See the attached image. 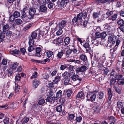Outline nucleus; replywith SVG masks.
Wrapping results in <instances>:
<instances>
[{"instance_id":"72a5a7b5","label":"nucleus","mask_w":124,"mask_h":124,"mask_svg":"<svg viewBox=\"0 0 124 124\" xmlns=\"http://www.w3.org/2000/svg\"><path fill=\"white\" fill-rule=\"evenodd\" d=\"M9 28V25L8 24H6L3 27V33H5L6 31L7 30H8Z\"/></svg>"},{"instance_id":"dca6fc26","label":"nucleus","mask_w":124,"mask_h":124,"mask_svg":"<svg viewBox=\"0 0 124 124\" xmlns=\"http://www.w3.org/2000/svg\"><path fill=\"white\" fill-rule=\"evenodd\" d=\"M71 75L70 78L74 81L78 80L79 81H81L82 80V78H79V76L78 75H72L71 74Z\"/></svg>"},{"instance_id":"f03ea898","label":"nucleus","mask_w":124,"mask_h":124,"mask_svg":"<svg viewBox=\"0 0 124 124\" xmlns=\"http://www.w3.org/2000/svg\"><path fill=\"white\" fill-rule=\"evenodd\" d=\"M19 65V63L16 62H13L10 64L8 72L9 77L11 76L13 72L15 73L17 72L16 69Z\"/></svg>"},{"instance_id":"4468645a","label":"nucleus","mask_w":124,"mask_h":124,"mask_svg":"<svg viewBox=\"0 0 124 124\" xmlns=\"http://www.w3.org/2000/svg\"><path fill=\"white\" fill-rule=\"evenodd\" d=\"M47 10V7L45 5H41L39 7V11L43 13H46Z\"/></svg>"},{"instance_id":"864d4df0","label":"nucleus","mask_w":124,"mask_h":124,"mask_svg":"<svg viewBox=\"0 0 124 124\" xmlns=\"http://www.w3.org/2000/svg\"><path fill=\"white\" fill-rule=\"evenodd\" d=\"M109 70L108 68H106L102 71L104 75H106L109 72Z\"/></svg>"},{"instance_id":"5fc2aeb1","label":"nucleus","mask_w":124,"mask_h":124,"mask_svg":"<svg viewBox=\"0 0 124 124\" xmlns=\"http://www.w3.org/2000/svg\"><path fill=\"white\" fill-rule=\"evenodd\" d=\"M117 106L119 108H121L123 106V103L120 101H118L117 102Z\"/></svg>"},{"instance_id":"bb28decb","label":"nucleus","mask_w":124,"mask_h":124,"mask_svg":"<svg viewBox=\"0 0 124 124\" xmlns=\"http://www.w3.org/2000/svg\"><path fill=\"white\" fill-rule=\"evenodd\" d=\"M116 80H118L123 78V75L119 73H116L114 76Z\"/></svg>"},{"instance_id":"49530a36","label":"nucleus","mask_w":124,"mask_h":124,"mask_svg":"<svg viewBox=\"0 0 124 124\" xmlns=\"http://www.w3.org/2000/svg\"><path fill=\"white\" fill-rule=\"evenodd\" d=\"M12 32L9 30H7L6 34V37L7 38H10L11 36Z\"/></svg>"},{"instance_id":"5701e85b","label":"nucleus","mask_w":124,"mask_h":124,"mask_svg":"<svg viewBox=\"0 0 124 124\" xmlns=\"http://www.w3.org/2000/svg\"><path fill=\"white\" fill-rule=\"evenodd\" d=\"M40 83V82L38 81L37 80H34L33 81V87L36 88Z\"/></svg>"},{"instance_id":"69168bd1","label":"nucleus","mask_w":124,"mask_h":124,"mask_svg":"<svg viewBox=\"0 0 124 124\" xmlns=\"http://www.w3.org/2000/svg\"><path fill=\"white\" fill-rule=\"evenodd\" d=\"M48 85L50 88H52L54 87V85L53 82L50 81L49 82Z\"/></svg>"},{"instance_id":"338daca9","label":"nucleus","mask_w":124,"mask_h":124,"mask_svg":"<svg viewBox=\"0 0 124 124\" xmlns=\"http://www.w3.org/2000/svg\"><path fill=\"white\" fill-rule=\"evenodd\" d=\"M33 46V45L29 46L28 48V50L29 52H31L34 49Z\"/></svg>"},{"instance_id":"b1692460","label":"nucleus","mask_w":124,"mask_h":124,"mask_svg":"<svg viewBox=\"0 0 124 124\" xmlns=\"http://www.w3.org/2000/svg\"><path fill=\"white\" fill-rule=\"evenodd\" d=\"M104 94L102 91H100L98 93L97 96L100 100H102L103 99Z\"/></svg>"},{"instance_id":"ddd939ff","label":"nucleus","mask_w":124,"mask_h":124,"mask_svg":"<svg viewBox=\"0 0 124 124\" xmlns=\"http://www.w3.org/2000/svg\"><path fill=\"white\" fill-rule=\"evenodd\" d=\"M45 3L47 4V6L49 9H51L53 8L54 5H55L54 3L52 2L50 0H45Z\"/></svg>"},{"instance_id":"2f4dec72","label":"nucleus","mask_w":124,"mask_h":124,"mask_svg":"<svg viewBox=\"0 0 124 124\" xmlns=\"http://www.w3.org/2000/svg\"><path fill=\"white\" fill-rule=\"evenodd\" d=\"M45 103V100L41 98H39L38 99V104L40 105H43Z\"/></svg>"},{"instance_id":"6ab92c4d","label":"nucleus","mask_w":124,"mask_h":124,"mask_svg":"<svg viewBox=\"0 0 124 124\" xmlns=\"http://www.w3.org/2000/svg\"><path fill=\"white\" fill-rule=\"evenodd\" d=\"M97 39L98 38L95 37H93L92 39L91 40L93 44L94 45H96V46L98 45L100 43V41H99Z\"/></svg>"},{"instance_id":"423d86ee","label":"nucleus","mask_w":124,"mask_h":124,"mask_svg":"<svg viewBox=\"0 0 124 124\" xmlns=\"http://www.w3.org/2000/svg\"><path fill=\"white\" fill-rule=\"evenodd\" d=\"M73 48L71 49H69L66 51L65 53L66 56L67 57H72L71 53L73 52V53H76L77 52V50L74 47V45L72 46Z\"/></svg>"},{"instance_id":"09e8293b","label":"nucleus","mask_w":124,"mask_h":124,"mask_svg":"<svg viewBox=\"0 0 124 124\" xmlns=\"http://www.w3.org/2000/svg\"><path fill=\"white\" fill-rule=\"evenodd\" d=\"M60 77L58 76H56L55 77L54 79L53 80V82L55 83V84H57L58 82L60 81Z\"/></svg>"},{"instance_id":"f257e3e1","label":"nucleus","mask_w":124,"mask_h":124,"mask_svg":"<svg viewBox=\"0 0 124 124\" xmlns=\"http://www.w3.org/2000/svg\"><path fill=\"white\" fill-rule=\"evenodd\" d=\"M87 16V12H82L77 15V16L74 17L72 20V22L75 26H79L83 21L82 18L85 19Z\"/></svg>"},{"instance_id":"9b49d317","label":"nucleus","mask_w":124,"mask_h":124,"mask_svg":"<svg viewBox=\"0 0 124 124\" xmlns=\"http://www.w3.org/2000/svg\"><path fill=\"white\" fill-rule=\"evenodd\" d=\"M111 89L110 88H109L108 89V97L107 100V102L109 104V106L110 105V101L111 100V99L113 96V94L111 93Z\"/></svg>"},{"instance_id":"1a4fd4ad","label":"nucleus","mask_w":124,"mask_h":124,"mask_svg":"<svg viewBox=\"0 0 124 124\" xmlns=\"http://www.w3.org/2000/svg\"><path fill=\"white\" fill-rule=\"evenodd\" d=\"M28 8L27 6H25L24 8L22 9L21 11V18L23 20L26 16L27 15L25 12L28 9Z\"/></svg>"},{"instance_id":"4d7b16f0","label":"nucleus","mask_w":124,"mask_h":124,"mask_svg":"<svg viewBox=\"0 0 124 124\" xmlns=\"http://www.w3.org/2000/svg\"><path fill=\"white\" fill-rule=\"evenodd\" d=\"M62 28L60 27V28H59V29L57 31L56 33V35L58 36L62 34Z\"/></svg>"},{"instance_id":"79ce46f5","label":"nucleus","mask_w":124,"mask_h":124,"mask_svg":"<svg viewBox=\"0 0 124 124\" xmlns=\"http://www.w3.org/2000/svg\"><path fill=\"white\" fill-rule=\"evenodd\" d=\"M46 56L48 58L52 56L53 55V52L47 50L46 52Z\"/></svg>"},{"instance_id":"393cba45","label":"nucleus","mask_w":124,"mask_h":124,"mask_svg":"<svg viewBox=\"0 0 124 124\" xmlns=\"http://www.w3.org/2000/svg\"><path fill=\"white\" fill-rule=\"evenodd\" d=\"M36 31H35L32 32L31 33V35H30L29 37V38H31L34 39H36L37 36V33L36 32Z\"/></svg>"},{"instance_id":"3c124183","label":"nucleus","mask_w":124,"mask_h":124,"mask_svg":"<svg viewBox=\"0 0 124 124\" xmlns=\"http://www.w3.org/2000/svg\"><path fill=\"white\" fill-rule=\"evenodd\" d=\"M82 117L80 116H76L75 120H76V122L78 123H80L81 122L82 120Z\"/></svg>"},{"instance_id":"c9c22d12","label":"nucleus","mask_w":124,"mask_h":124,"mask_svg":"<svg viewBox=\"0 0 124 124\" xmlns=\"http://www.w3.org/2000/svg\"><path fill=\"white\" fill-rule=\"evenodd\" d=\"M96 98V94L95 93H93V94L92 95L90 99V100L89 101H90L92 102H93L95 100Z\"/></svg>"},{"instance_id":"4c0bfd02","label":"nucleus","mask_w":124,"mask_h":124,"mask_svg":"<svg viewBox=\"0 0 124 124\" xmlns=\"http://www.w3.org/2000/svg\"><path fill=\"white\" fill-rule=\"evenodd\" d=\"M118 84L120 85H123L124 84V79L123 78L117 80Z\"/></svg>"},{"instance_id":"8fccbe9b","label":"nucleus","mask_w":124,"mask_h":124,"mask_svg":"<svg viewBox=\"0 0 124 124\" xmlns=\"http://www.w3.org/2000/svg\"><path fill=\"white\" fill-rule=\"evenodd\" d=\"M116 93L119 94H120L121 93V89L118 87H116L115 86L114 87Z\"/></svg>"},{"instance_id":"412c9836","label":"nucleus","mask_w":124,"mask_h":124,"mask_svg":"<svg viewBox=\"0 0 124 124\" xmlns=\"http://www.w3.org/2000/svg\"><path fill=\"white\" fill-rule=\"evenodd\" d=\"M55 110L57 112L60 113L62 110V107L60 105H57L54 108Z\"/></svg>"},{"instance_id":"bf43d9fd","label":"nucleus","mask_w":124,"mask_h":124,"mask_svg":"<svg viewBox=\"0 0 124 124\" xmlns=\"http://www.w3.org/2000/svg\"><path fill=\"white\" fill-rule=\"evenodd\" d=\"M29 118L28 117H25L24 119H23L22 124H26V123H27L29 120Z\"/></svg>"},{"instance_id":"f8f14e48","label":"nucleus","mask_w":124,"mask_h":124,"mask_svg":"<svg viewBox=\"0 0 124 124\" xmlns=\"http://www.w3.org/2000/svg\"><path fill=\"white\" fill-rule=\"evenodd\" d=\"M82 45L86 49V52H91V48L90 47V45L88 42L87 41V42H85Z\"/></svg>"},{"instance_id":"c85d7f7f","label":"nucleus","mask_w":124,"mask_h":124,"mask_svg":"<svg viewBox=\"0 0 124 124\" xmlns=\"http://www.w3.org/2000/svg\"><path fill=\"white\" fill-rule=\"evenodd\" d=\"M70 38L69 37H66L64 39L63 43L65 45L63 44L64 45H67L70 43Z\"/></svg>"},{"instance_id":"c03bdc74","label":"nucleus","mask_w":124,"mask_h":124,"mask_svg":"<svg viewBox=\"0 0 124 124\" xmlns=\"http://www.w3.org/2000/svg\"><path fill=\"white\" fill-rule=\"evenodd\" d=\"M108 119L114 123L115 122L116 120V119L114 117L112 116H108Z\"/></svg>"},{"instance_id":"a211bd4d","label":"nucleus","mask_w":124,"mask_h":124,"mask_svg":"<svg viewBox=\"0 0 124 124\" xmlns=\"http://www.w3.org/2000/svg\"><path fill=\"white\" fill-rule=\"evenodd\" d=\"M118 17V14L115 13L113 15L111 16H108L107 18H108L109 20L114 21L116 20Z\"/></svg>"},{"instance_id":"473e14b6","label":"nucleus","mask_w":124,"mask_h":124,"mask_svg":"<svg viewBox=\"0 0 124 124\" xmlns=\"http://www.w3.org/2000/svg\"><path fill=\"white\" fill-rule=\"evenodd\" d=\"M68 3L69 2L68 0H61L60 3V5L61 6L63 7L65 4H66Z\"/></svg>"},{"instance_id":"cd10ccee","label":"nucleus","mask_w":124,"mask_h":124,"mask_svg":"<svg viewBox=\"0 0 124 124\" xmlns=\"http://www.w3.org/2000/svg\"><path fill=\"white\" fill-rule=\"evenodd\" d=\"M61 66L60 67V70H64V69L67 68L68 66H69L68 64H61Z\"/></svg>"},{"instance_id":"a878e982","label":"nucleus","mask_w":124,"mask_h":124,"mask_svg":"<svg viewBox=\"0 0 124 124\" xmlns=\"http://www.w3.org/2000/svg\"><path fill=\"white\" fill-rule=\"evenodd\" d=\"M75 117V114L71 113L68 114V119L70 121H73L74 120V118Z\"/></svg>"},{"instance_id":"13d9d810","label":"nucleus","mask_w":124,"mask_h":124,"mask_svg":"<svg viewBox=\"0 0 124 124\" xmlns=\"http://www.w3.org/2000/svg\"><path fill=\"white\" fill-rule=\"evenodd\" d=\"M53 100V98L51 96L48 97L46 99V100L47 102H51Z\"/></svg>"},{"instance_id":"2eb2a0df","label":"nucleus","mask_w":124,"mask_h":124,"mask_svg":"<svg viewBox=\"0 0 124 124\" xmlns=\"http://www.w3.org/2000/svg\"><path fill=\"white\" fill-rule=\"evenodd\" d=\"M9 52L12 55L16 56L19 55L21 54L20 51L18 49H15L14 50H11Z\"/></svg>"},{"instance_id":"774afa93","label":"nucleus","mask_w":124,"mask_h":124,"mask_svg":"<svg viewBox=\"0 0 124 124\" xmlns=\"http://www.w3.org/2000/svg\"><path fill=\"white\" fill-rule=\"evenodd\" d=\"M63 39L62 38H58L57 39V42L59 44L62 43Z\"/></svg>"},{"instance_id":"37998d69","label":"nucleus","mask_w":124,"mask_h":124,"mask_svg":"<svg viewBox=\"0 0 124 124\" xmlns=\"http://www.w3.org/2000/svg\"><path fill=\"white\" fill-rule=\"evenodd\" d=\"M5 33H1L0 35V42H3L4 41V39L5 37Z\"/></svg>"},{"instance_id":"58836bf2","label":"nucleus","mask_w":124,"mask_h":124,"mask_svg":"<svg viewBox=\"0 0 124 124\" xmlns=\"http://www.w3.org/2000/svg\"><path fill=\"white\" fill-rule=\"evenodd\" d=\"M62 91L59 90L56 93V97L59 98L62 96Z\"/></svg>"},{"instance_id":"680f3d73","label":"nucleus","mask_w":124,"mask_h":124,"mask_svg":"<svg viewBox=\"0 0 124 124\" xmlns=\"http://www.w3.org/2000/svg\"><path fill=\"white\" fill-rule=\"evenodd\" d=\"M22 22V21L21 19H16L15 21V23L16 25H19L21 24Z\"/></svg>"},{"instance_id":"39448f33","label":"nucleus","mask_w":124,"mask_h":124,"mask_svg":"<svg viewBox=\"0 0 124 124\" xmlns=\"http://www.w3.org/2000/svg\"><path fill=\"white\" fill-rule=\"evenodd\" d=\"M29 15L27 16L28 19L30 20L33 18L36 12V9L33 7H31L29 9Z\"/></svg>"},{"instance_id":"052dcab7","label":"nucleus","mask_w":124,"mask_h":124,"mask_svg":"<svg viewBox=\"0 0 124 124\" xmlns=\"http://www.w3.org/2000/svg\"><path fill=\"white\" fill-rule=\"evenodd\" d=\"M21 76L20 74H18L15 77V79L16 81H19L20 80Z\"/></svg>"},{"instance_id":"de8ad7c7","label":"nucleus","mask_w":124,"mask_h":124,"mask_svg":"<svg viewBox=\"0 0 124 124\" xmlns=\"http://www.w3.org/2000/svg\"><path fill=\"white\" fill-rule=\"evenodd\" d=\"M13 15L14 17L16 18L19 17L20 16V13L17 11H15Z\"/></svg>"},{"instance_id":"7ed1b4c3","label":"nucleus","mask_w":124,"mask_h":124,"mask_svg":"<svg viewBox=\"0 0 124 124\" xmlns=\"http://www.w3.org/2000/svg\"><path fill=\"white\" fill-rule=\"evenodd\" d=\"M118 36L114 35V34L110 35L108 39V40L110 42H112L113 44H114L116 43V44H118L119 45L121 40V37L119 36Z\"/></svg>"},{"instance_id":"0eeeda50","label":"nucleus","mask_w":124,"mask_h":124,"mask_svg":"<svg viewBox=\"0 0 124 124\" xmlns=\"http://www.w3.org/2000/svg\"><path fill=\"white\" fill-rule=\"evenodd\" d=\"M107 35L106 33L105 32H103L101 33L100 32H97L95 33V37L98 39L100 38L102 39H104Z\"/></svg>"},{"instance_id":"ea45409f","label":"nucleus","mask_w":124,"mask_h":124,"mask_svg":"<svg viewBox=\"0 0 124 124\" xmlns=\"http://www.w3.org/2000/svg\"><path fill=\"white\" fill-rule=\"evenodd\" d=\"M64 54V53L62 51L59 52L57 55V57L58 59H60L62 56Z\"/></svg>"},{"instance_id":"20e7f679","label":"nucleus","mask_w":124,"mask_h":124,"mask_svg":"<svg viewBox=\"0 0 124 124\" xmlns=\"http://www.w3.org/2000/svg\"><path fill=\"white\" fill-rule=\"evenodd\" d=\"M98 64H103L104 66H107V64L105 54H103L102 56L98 58L97 60Z\"/></svg>"},{"instance_id":"603ef678","label":"nucleus","mask_w":124,"mask_h":124,"mask_svg":"<svg viewBox=\"0 0 124 124\" xmlns=\"http://www.w3.org/2000/svg\"><path fill=\"white\" fill-rule=\"evenodd\" d=\"M29 39V40L28 41V44L29 46L33 45V46L34 44V39H32L31 38L28 37Z\"/></svg>"},{"instance_id":"e2e57ef3","label":"nucleus","mask_w":124,"mask_h":124,"mask_svg":"<svg viewBox=\"0 0 124 124\" xmlns=\"http://www.w3.org/2000/svg\"><path fill=\"white\" fill-rule=\"evenodd\" d=\"M65 99L63 98H60L59 101V102L61 104L63 105L64 104L65 101Z\"/></svg>"},{"instance_id":"6e6d98bb","label":"nucleus","mask_w":124,"mask_h":124,"mask_svg":"<svg viewBox=\"0 0 124 124\" xmlns=\"http://www.w3.org/2000/svg\"><path fill=\"white\" fill-rule=\"evenodd\" d=\"M110 54L111 56V57L112 58L115 57L116 55V51H110Z\"/></svg>"},{"instance_id":"0e129e2a","label":"nucleus","mask_w":124,"mask_h":124,"mask_svg":"<svg viewBox=\"0 0 124 124\" xmlns=\"http://www.w3.org/2000/svg\"><path fill=\"white\" fill-rule=\"evenodd\" d=\"M84 95V93L83 91L79 92L77 95V97L78 98H81Z\"/></svg>"},{"instance_id":"f704fd0d","label":"nucleus","mask_w":124,"mask_h":124,"mask_svg":"<svg viewBox=\"0 0 124 124\" xmlns=\"http://www.w3.org/2000/svg\"><path fill=\"white\" fill-rule=\"evenodd\" d=\"M100 15V14L98 12H94L93 13L92 16L93 19L95 20L97 18L99 17V16Z\"/></svg>"},{"instance_id":"4be33fe9","label":"nucleus","mask_w":124,"mask_h":124,"mask_svg":"<svg viewBox=\"0 0 124 124\" xmlns=\"http://www.w3.org/2000/svg\"><path fill=\"white\" fill-rule=\"evenodd\" d=\"M67 23V21L65 20H62L59 22L58 24L59 27H61L62 28H64L66 25Z\"/></svg>"},{"instance_id":"f3484780","label":"nucleus","mask_w":124,"mask_h":124,"mask_svg":"<svg viewBox=\"0 0 124 124\" xmlns=\"http://www.w3.org/2000/svg\"><path fill=\"white\" fill-rule=\"evenodd\" d=\"M79 59L84 62H86L88 60L86 55L85 54H81L79 57Z\"/></svg>"},{"instance_id":"e433bc0d","label":"nucleus","mask_w":124,"mask_h":124,"mask_svg":"<svg viewBox=\"0 0 124 124\" xmlns=\"http://www.w3.org/2000/svg\"><path fill=\"white\" fill-rule=\"evenodd\" d=\"M31 61L35 63H37L41 64H45L44 61H43L41 60H37L33 59H31Z\"/></svg>"},{"instance_id":"6e6552de","label":"nucleus","mask_w":124,"mask_h":124,"mask_svg":"<svg viewBox=\"0 0 124 124\" xmlns=\"http://www.w3.org/2000/svg\"><path fill=\"white\" fill-rule=\"evenodd\" d=\"M43 47L42 46L40 45L38 47H37L36 48V53L35 55L38 57H40L42 55V53L40 52L42 51Z\"/></svg>"},{"instance_id":"a19ab883","label":"nucleus","mask_w":124,"mask_h":124,"mask_svg":"<svg viewBox=\"0 0 124 124\" xmlns=\"http://www.w3.org/2000/svg\"><path fill=\"white\" fill-rule=\"evenodd\" d=\"M117 24L119 26L124 24V20L122 19L121 18H119L117 21Z\"/></svg>"},{"instance_id":"aec40b11","label":"nucleus","mask_w":124,"mask_h":124,"mask_svg":"<svg viewBox=\"0 0 124 124\" xmlns=\"http://www.w3.org/2000/svg\"><path fill=\"white\" fill-rule=\"evenodd\" d=\"M89 24V23L88 22V19H86L84 20L83 23L82 22L81 24L80 25H82L84 28H87L88 27V26Z\"/></svg>"},{"instance_id":"a18cd8bd","label":"nucleus","mask_w":124,"mask_h":124,"mask_svg":"<svg viewBox=\"0 0 124 124\" xmlns=\"http://www.w3.org/2000/svg\"><path fill=\"white\" fill-rule=\"evenodd\" d=\"M93 93V92H89L87 93V95L86 96L87 97V100L89 101L90 100V99Z\"/></svg>"},{"instance_id":"c756f323","label":"nucleus","mask_w":124,"mask_h":124,"mask_svg":"<svg viewBox=\"0 0 124 124\" xmlns=\"http://www.w3.org/2000/svg\"><path fill=\"white\" fill-rule=\"evenodd\" d=\"M71 76V73L69 72L64 73L63 75V78L64 79L70 78Z\"/></svg>"},{"instance_id":"7c9ffc66","label":"nucleus","mask_w":124,"mask_h":124,"mask_svg":"<svg viewBox=\"0 0 124 124\" xmlns=\"http://www.w3.org/2000/svg\"><path fill=\"white\" fill-rule=\"evenodd\" d=\"M65 97H69L72 94V91L71 90H67L65 92H64L63 94H65Z\"/></svg>"},{"instance_id":"9d476101","label":"nucleus","mask_w":124,"mask_h":124,"mask_svg":"<svg viewBox=\"0 0 124 124\" xmlns=\"http://www.w3.org/2000/svg\"><path fill=\"white\" fill-rule=\"evenodd\" d=\"M87 67L86 66L82 65L81 67H79L76 69L75 71L77 73H78L79 72H83L85 71L86 70Z\"/></svg>"}]
</instances>
